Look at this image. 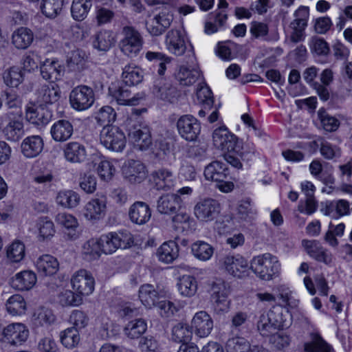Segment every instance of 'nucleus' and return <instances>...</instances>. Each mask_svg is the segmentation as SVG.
<instances>
[{"label":"nucleus","instance_id":"41","mask_svg":"<svg viewBox=\"0 0 352 352\" xmlns=\"http://www.w3.org/2000/svg\"><path fill=\"white\" fill-rule=\"evenodd\" d=\"M177 289L181 295L186 297H191L195 294L197 290V282L196 278L190 275L181 276L177 283Z\"/></svg>","mask_w":352,"mask_h":352},{"label":"nucleus","instance_id":"60","mask_svg":"<svg viewBox=\"0 0 352 352\" xmlns=\"http://www.w3.org/2000/svg\"><path fill=\"white\" fill-rule=\"evenodd\" d=\"M255 146L253 143L246 142L244 143L236 142V148L233 150L243 161H250L255 153Z\"/></svg>","mask_w":352,"mask_h":352},{"label":"nucleus","instance_id":"50","mask_svg":"<svg viewBox=\"0 0 352 352\" xmlns=\"http://www.w3.org/2000/svg\"><path fill=\"white\" fill-rule=\"evenodd\" d=\"M114 38L110 31H100L94 36L93 45L100 51H107L113 45Z\"/></svg>","mask_w":352,"mask_h":352},{"label":"nucleus","instance_id":"26","mask_svg":"<svg viewBox=\"0 0 352 352\" xmlns=\"http://www.w3.org/2000/svg\"><path fill=\"white\" fill-rule=\"evenodd\" d=\"M36 281L37 277L33 271L24 270L16 273L11 278L10 285L16 290L27 291L31 289Z\"/></svg>","mask_w":352,"mask_h":352},{"label":"nucleus","instance_id":"49","mask_svg":"<svg viewBox=\"0 0 352 352\" xmlns=\"http://www.w3.org/2000/svg\"><path fill=\"white\" fill-rule=\"evenodd\" d=\"M63 3L64 0H43L41 12L47 18L54 19L60 13Z\"/></svg>","mask_w":352,"mask_h":352},{"label":"nucleus","instance_id":"45","mask_svg":"<svg viewBox=\"0 0 352 352\" xmlns=\"http://www.w3.org/2000/svg\"><path fill=\"white\" fill-rule=\"evenodd\" d=\"M91 7V0H73L71 6L73 19L78 21L84 20Z\"/></svg>","mask_w":352,"mask_h":352},{"label":"nucleus","instance_id":"1","mask_svg":"<svg viewBox=\"0 0 352 352\" xmlns=\"http://www.w3.org/2000/svg\"><path fill=\"white\" fill-rule=\"evenodd\" d=\"M288 311L281 306H274L267 314H261L257 322V329L263 336H268L276 329L287 327L289 323Z\"/></svg>","mask_w":352,"mask_h":352},{"label":"nucleus","instance_id":"43","mask_svg":"<svg viewBox=\"0 0 352 352\" xmlns=\"http://www.w3.org/2000/svg\"><path fill=\"white\" fill-rule=\"evenodd\" d=\"M147 329V324L142 319L129 321L124 328V335L132 340L139 338Z\"/></svg>","mask_w":352,"mask_h":352},{"label":"nucleus","instance_id":"31","mask_svg":"<svg viewBox=\"0 0 352 352\" xmlns=\"http://www.w3.org/2000/svg\"><path fill=\"white\" fill-rule=\"evenodd\" d=\"M60 94L61 91L58 85L44 84L36 90V98L40 103L54 104L58 101Z\"/></svg>","mask_w":352,"mask_h":352},{"label":"nucleus","instance_id":"16","mask_svg":"<svg viewBox=\"0 0 352 352\" xmlns=\"http://www.w3.org/2000/svg\"><path fill=\"white\" fill-rule=\"evenodd\" d=\"M122 174L131 184H140L147 177V170L143 163L130 160L122 166Z\"/></svg>","mask_w":352,"mask_h":352},{"label":"nucleus","instance_id":"48","mask_svg":"<svg viewBox=\"0 0 352 352\" xmlns=\"http://www.w3.org/2000/svg\"><path fill=\"white\" fill-rule=\"evenodd\" d=\"M80 201L79 195L71 190L60 191L56 197L57 204L65 208L76 207L79 204Z\"/></svg>","mask_w":352,"mask_h":352},{"label":"nucleus","instance_id":"57","mask_svg":"<svg viewBox=\"0 0 352 352\" xmlns=\"http://www.w3.org/2000/svg\"><path fill=\"white\" fill-rule=\"evenodd\" d=\"M61 343L67 348L76 346L80 341V335L75 328H67L60 333Z\"/></svg>","mask_w":352,"mask_h":352},{"label":"nucleus","instance_id":"47","mask_svg":"<svg viewBox=\"0 0 352 352\" xmlns=\"http://www.w3.org/2000/svg\"><path fill=\"white\" fill-rule=\"evenodd\" d=\"M6 307L8 312L12 316L21 315L26 310V302L21 295L14 294L7 300Z\"/></svg>","mask_w":352,"mask_h":352},{"label":"nucleus","instance_id":"19","mask_svg":"<svg viewBox=\"0 0 352 352\" xmlns=\"http://www.w3.org/2000/svg\"><path fill=\"white\" fill-rule=\"evenodd\" d=\"M214 146L224 151H233L236 148L237 137L226 127L216 129L212 134Z\"/></svg>","mask_w":352,"mask_h":352},{"label":"nucleus","instance_id":"7","mask_svg":"<svg viewBox=\"0 0 352 352\" xmlns=\"http://www.w3.org/2000/svg\"><path fill=\"white\" fill-rule=\"evenodd\" d=\"M122 38L120 41L121 51L128 56H135L141 50L143 38L132 26H124L122 30Z\"/></svg>","mask_w":352,"mask_h":352},{"label":"nucleus","instance_id":"24","mask_svg":"<svg viewBox=\"0 0 352 352\" xmlns=\"http://www.w3.org/2000/svg\"><path fill=\"white\" fill-rule=\"evenodd\" d=\"M302 245L307 253L311 258L326 265L331 263L333 260L332 254L324 248L319 241L303 240Z\"/></svg>","mask_w":352,"mask_h":352},{"label":"nucleus","instance_id":"2","mask_svg":"<svg viewBox=\"0 0 352 352\" xmlns=\"http://www.w3.org/2000/svg\"><path fill=\"white\" fill-rule=\"evenodd\" d=\"M250 269L260 278L270 280L279 274L280 263L276 256L265 253L252 258Z\"/></svg>","mask_w":352,"mask_h":352},{"label":"nucleus","instance_id":"62","mask_svg":"<svg viewBox=\"0 0 352 352\" xmlns=\"http://www.w3.org/2000/svg\"><path fill=\"white\" fill-rule=\"evenodd\" d=\"M39 230L38 237L40 240L49 239L52 237L55 233L54 223L47 218H42L38 222Z\"/></svg>","mask_w":352,"mask_h":352},{"label":"nucleus","instance_id":"61","mask_svg":"<svg viewBox=\"0 0 352 352\" xmlns=\"http://www.w3.org/2000/svg\"><path fill=\"white\" fill-rule=\"evenodd\" d=\"M256 213V210L250 198H245L241 201L238 206V214L241 219L245 221L252 219Z\"/></svg>","mask_w":352,"mask_h":352},{"label":"nucleus","instance_id":"12","mask_svg":"<svg viewBox=\"0 0 352 352\" xmlns=\"http://www.w3.org/2000/svg\"><path fill=\"white\" fill-rule=\"evenodd\" d=\"M71 283L72 288L79 296H88L94 290V278L89 272L85 270L76 272L72 276Z\"/></svg>","mask_w":352,"mask_h":352},{"label":"nucleus","instance_id":"58","mask_svg":"<svg viewBox=\"0 0 352 352\" xmlns=\"http://www.w3.org/2000/svg\"><path fill=\"white\" fill-rule=\"evenodd\" d=\"M58 300L63 307L78 306L82 302L81 297L69 289L60 292Z\"/></svg>","mask_w":352,"mask_h":352},{"label":"nucleus","instance_id":"15","mask_svg":"<svg viewBox=\"0 0 352 352\" xmlns=\"http://www.w3.org/2000/svg\"><path fill=\"white\" fill-rule=\"evenodd\" d=\"M294 19L290 23V28L292 32L290 39L294 43H298L304 39L305 29L307 25V20L309 18V9L305 6H300L295 11Z\"/></svg>","mask_w":352,"mask_h":352},{"label":"nucleus","instance_id":"64","mask_svg":"<svg viewBox=\"0 0 352 352\" xmlns=\"http://www.w3.org/2000/svg\"><path fill=\"white\" fill-rule=\"evenodd\" d=\"M138 347L142 352H156L159 344L156 339L152 336H143L140 338Z\"/></svg>","mask_w":352,"mask_h":352},{"label":"nucleus","instance_id":"63","mask_svg":"<svg viewBox=\"0 0 352 352\" xmlns=\"http://www.w3.org/2000/svg\"><path fill=\"white\" fill-rule=\"evenodd\" d=\"M97 171L101 179L108 182L113 178L116 168L110 161L102 160L98 166Z\"/></svg>","mask_w":352,"mask_h":352},{"label":"nucleus","instance_id":"21","mask_svg":"<svg viewBox=\"0 0 352 352\" xmlns=\"http://www.w3.org/2000/svg\"><path fill=\"white\" fill-rule=\"evenodd\" d=\"M25 117L27 120L37 126L47 125L52 118V112L42 104L31 105L26 108Z\"/></svg>","mask_w":352,"mask_h":352},{"label":"nucleus","instance_id":"27","mask_svg":"<svg viewBox=\"0 0 352 352\" xmlns=\"http://www.w3.org/2000/svg\"><path fill=\"white\" fill-rule=\"evenodd\" d=\"M74 133V126L67 120L62 119L55 122L50 129L52 139L57 142H63L69 140Z\"/></svg>","mask_w":352,"mask_h":352},{"label":"nucleus","instance_id":"35","mask_svg":"<svg viewBox=\"0 0 352 352\" xmlns=\"http://www.w3.org/2000/svg\"><path fill=\"white\" fill-rule=\"evenodd\" d=\"M179 256V248L174 241L164 242L157 250L158 259L165 263H171Z\"/></svg>","mask_w":352,"mask_h":352},{"label":"nucleus","instance_id":"18","mask_svg":"<svg viewBox=\"0 0 352 352\" xmlns=\"http://www.w3.org/2000/svg\"><path fill=\"white\" fill-rule=\"evenodd\" d=\"M152 92L156 98L170 103L175 102L179 96L177 87L163 78L155 82Z\"/></svg>","mask_w":352,"mask_h":352},{"label":"nucleus","instance_id":"9","mask_svg":"<svg viewBox=\"0 0 352 352\" xmlns=\"http://www.w3.org/2000/svg\"><path fill=\"white\" fill-rule=\"evenodd\" d=\"M101 144L107 149L121 152L126 145L124 133L117 126H104L100 132Z\"/></svg>","mask_w":352,"mask_h":352},{"label":"nucleus","instance_id":"59","mask_svg":"<svg viewBox=\"0 0 352 352\" xmlns=\"http://www.w3.org/2000/svg\"><path fill=\"white\" fill-rule=\"evenodd\" d=\"M250 346L249 342L241 337L230 338L226 344L228 352H249Z\"/></svg>","mask_w":352,"mask_h":352},{"label":"nucleus","instance_id":"3","mask_svg":"<svg viewBox=\"0 0 352 352\" xmlns=\"http://www.w3.org/2000/svg\"><path fill=\"white\" fill-rule=\"evenodd\" d=\"M126 129L129 141L134 147L143 151L152 144L150 128L136 120L129 118L126 122Z\"/></svg>","mask_w":352,"mask_h":352},{"label":"nucleus","instance_id":"25","mask_svg":"<svg viewBox=\"0 0 352 352\" xmlns=\"http://www.w3.org/2000/svg\"><path fill=\"white\" fill-rule=\"evenodd\" d=\"M65 160L74 164H80L87 159V151L84 144L78 142H70L63 148Z\"/></svg>","mask_w":352,"mask_h":352},{"label":"nucleus","instance_id":"13","mask_svg":"<svg viewBox=\"0 0 352 352\" xmlns=\"http://www.w3.org/2000/svg\"><path fill=\"white\" fill-rule=\"evenodd\" d=\"M221 265L232 276L242 278L248 274V262L243 257L237 255H228L219 260Z\"/></svg>","mask_w":352,"mask_h":352},{"label":"nucleus","instance_id":"39","mask_svg":"<svg viewBox=\"0 0 352 352\" xmlns=\"http://www.w3.org/2000/svg\"><path fill=\"white\" fill-rule=\"evenodd\" d=\"M175 76L181 85L190 86L201 77V72L198 68L190 69L185 66H181Z\"/></svg>","mask_w":352,"mask_h":352},{"label":"nucleus","instance_id":"46","mask_svg":"<svg viewBox=\"0 0 352 352\" xmlns=\"http://www.w3.org/2000/svg\"><path fill=\"white\" fill-rule=\"evenodd\" d=\"M191 252L196 258L206 261L212 257L214 253V248L211 245L205 241H197L192 244Z\"/></svg>","mask_w":352,"mask_h":352},{"label":"nucleus","instance_id":"36","mask_svg":"<svg viewBox=\"0 0 352 352\" xmlns=\"http://www.w3.org/2000/svg\"><path fill=\"white\" fill-rule=\"evenodd\" d=\"M310 337L311 340L304 344L305 352H333L331 346L318 333H311Z\"/></svg>","mask_w":352,"mask_h":352},{"label":"nucleus","instance_id":"55","mask_svg":"<svg viewBox=\"0 0 352 352\" xmlns=\"http://www.w3.org/2000/svg\"><path fill=\"white\" fill-rule=\"evenodd\" d=\"M192 337V331L186 324L177 323L172 329V339L176 342L186 343Z\"/></svg>","mask_w":352,"mask_h":352},{"label":"nucleus","instance_id":"20","mask_svg":"<svg viewBox=\"0 0 352 352\" xmlns=\"http://www.w3.org/2000/svg\"><path fill=\"white\" fill-rule=\"evenodd\" d=\"M213 320L205 311L197 312L191 320V328L200 338L208 336L213 329Z\"/></svg>","mask_w":352,"mask_h":352},{"label":"nucleus","instance_id":"52","mask_svg":"<svg viewBox=\"0 0 352 352\" xmlns=\"http://www.w3.org/2000/svg\"><path fill=\"white\" fill-rule=\"evenodd\" d=\"M99 239H91L87 241L82 247V253L85 258L91 261L98 259L102 253Z\"/></svg>","mask_w":352,"mask_h":352},{"label":"nucleus","instance_id":"42","mask_svg":"<svg viewBox=\"0 0 352 352\" xmlns=\"http://www.w3.org/2000/svg\"><path fill=\"white\" fill-rule=\"evenodd\" d=\"M25 255V245L20 241H14L6 248V258L10 263H20Z\"/></svg>","mask_w":352,"mask_h":352},{"label":"nucleus","instance_id":"51","mask_svg":"<svg viewBox=\"0 0 352 352\" xmlns=\"http://www.w3.org/2000/svg\"><path fill=\"white\" fill-rule=\"evenodd\" d=\"M3 78L8 86L17 87L24 80V72L18 67H12L4 72Z\"/></svg>","mask_w":352,"mask_h":352},{"label":"nucleus","instance_id":"37","mask_svg":"<svg viewBox=\"0 0 352 352\" xmlns=\"http://www.w3.org/2000/svg\"><path fill=\"white\" fill-rule=\"evenodd\" d=\"M139 298L146 308L156 305L159 300V293L155 287L151 284H144L139 289Z\"/></svg>","mask_w":352,"mask_h":352},{"label":"nucleus","instance_id":"56","mask_svg":"<svg viewBox=\"0 0 352 352\" xmlns=\"http://www.w3.org/2000/svg\"><path fill=\"white\" fill-rule=\"evenodd\" d=\"M116 118L115 110L110 106H104L100 109L96 116V119L100 125L104 126H112L111 123L113 122Z\"/></svg>","mask_w":352,"mask_h":352},{"label":"nucleus","instance_id":"8","mask_svg":"<svg viewBox=\"0 0 352 352\" xmlns=\"http://www.w3.org/2000/svg\"><path fill=\"white\" fill-rule=\"evenodd\" d=\"M110 96L119 105L135 106L144 98L142 93L133 94L131 87L123 83L111 84L109 87Z\"/></svg>","mask_w":352,"mask_h":352},{"label":"nucleus","instance_id":"30","mask_svg":"<svg viewBox=\"0 0 352 352\" xmlns=\"http://www.w3.org/2000/svg\"><path fill=\"white\" fill-rule=\"evenodd\" d=\"M43 140L39 135H31L25 138L21 145L23 155L28 158L38 156L43 151Z\"/></svg>","mask_w":352,"mask_h":352},{"label":"nucleus","instance_id":"54","mask_svg":"<svg viewBox=\"0 0 352 352\" xmlns=\"http://www.w3.org/2000/svg\"><path fill=\"white\" fill-rule=\"evenodd\" d=\"M145 56L149 61H153L157 64V74L161 76L164 74L167 68L166 65L170 64L172 60V58L162 52H147Z\"/></svg>","mask_w":352,"mask_h":352},{"label":"nucleus","instance_id":"28","mask_svg":"<svg viewBox=\"0 0 352 352\" xmlns=\"http://www.w3.org/2000/svg\"><path fill=\"white\" fill-rule=\"evenodd\" d=\"M182 199L177 194H166L160 197L157 201V211L164 214L177 213L181 208Z\"/></svg>","mask_w":352,"mask_h":352},{"label":"nucleus","instance_id":"11","mask_svg":"<svg viewBox=\"0 0 352 352\" xmlns=\"http://www.w3.org/2000/svg\"><path fill=\"white\" fill-rule=\"evenodd\" d=\"M177 128L180 136L188 142L195 141L201 132V124L191 115H184L177 122Z\"/></svg>","mask_w":352,"mask_h":352},{"label":"nucleus","instance_id":"33","mask_svg":"<svg viewBox=\"0 0 352 352\" xmlns=\"http://www.w3.org/2000/svg\"><path fill=\"white\" fill-rule=\"evenodd\" d=\"M55 221L58 225L66 229L69 239L75 240L78 238V234L76 230L78 226V222L74 216L66 212H60L55 217Z\"/></svg>","mask_w":352,"mask_h":352},{"label":"nucleus","instance_id":"44","mask_svg":"<svg viewBox=\"0 0 352 352\" xmlns=\"http://www.w3.org/2000/svg\"><path fill=\"white\" fill-rule=\"evenodd\" d=\"M3 135L9 141H18L23 135V124L19 119L10 120L3 130Z\"/></svg>","mask_w":352,"mask_h":352},{"label":"nucleus","instance_id":"40","mask_svg":"<svg viewBox=\"0 0 352 352\" xmlns=\"http://www.w3.org/2000/svg\"><path fill=\"white\" fill-rule=\"evenodd\" d=\"M33 38V33L30 29L20 28L12 34V42L18 49H26L32 43Z\"/></svg>","mask_w":352,"mask_h":352},{"label":"nucleus","instance_id":"29","mask_svg":"<svg viewBox=\"0 0 352 352\" xmlns=\"http://www.w3.org/2000/svg\"><path fill=\"white\" fill-rule=\"evenodd\" d=\"M130 220L138 225L147 223L151 217V211L148 204L142 201L135 202L129 208Z\"/></svg>","mask_w":352,"mask_h":352},{"label":"nucleus","instance_id":"22","mask_svg":"<svg viewBox=\"0 0 352 352\" xmlns=\"http://www.w3.org/2000/svg\"><path fill=\"white\" fill-rule=\"evenodd\" d=\"M107 198L104 196L91 199L84 208V216L89 221H98L106 214Z\"/></svg>","mask_w":352,"mask_h":352},{"label":"nucleus","instance_id":"53","mask_svg":"<svg viewBox=\"0 0 352 352\" xmlns=\"http://www.w3.org/2000/svg\"><path fill=\"white\" fill-rule=\"evenodd\" d=\"M85 53L77 49L70 52L67 57V65L72 71H80L85 66Z\"/></svg>","mask_w":352,"mask_h":352},{"label":"nucleus","instance_id":"14","mask_svg":"<svg viewBox=\"0 0 352 352\" xmlns=\"http://www.w3.org/2000/svg\"><path fill=\"white\" fill-rule=\"evenodd\" d=\"M220 212V205L213 199H204L198 201L194 207L195 217L203 221L214 219Z\"/></svg>","mask_w":352,"mask_h":352},{"label":"nucleus","instance_id":"5","mask_svg":"<svg viewBox=\"0 0 352 352\" xmlns=\"http://www.w3.org/2000/svg\"><path fill=\"white\" fill-rule=\"evenodd\" d=\"M204 176L207 180L217 182V187L223 192L232 190L234 184L228 182L230 177L229 170L224 163L219 161H213L210 163L204 170Z\"/></svg>","mask_w":352,"mask_h":352},{"label":"nucleus","instance_id":"4","mask_svg":"<svg viewBox=\"0 0 352 352\" xmlns=\"http://www.w3.org/2000/svg\"><path fill=\"white\" fill-rule=\"evenodd\" d=\"M98 239L102 252L105 254H112L119 248H128L133 243L132 234L126 230L109 232L102 234Z\"/></svg>","mask_w":352,"mask_h":352},{"label":"nucleus","instance_id":"23","mask_svg":"<svg viewBox=\"0 0 352 352\" xmlns=\"http://www.w3.org/2000/svg\"><path fill=\"white\" fill-rule=\"evenodd\" d=\"M42 78L54 82L59 80L64 73V67L56 58H47L40 65Z\"/></svg>","mask_w":352,"mask_h":352},{"label":"nucleus","instance_id":"34","mask_svg":"<svg viewBox=\"0 0 352 352\" xmlns=\"http://www.w3.org/2000/svg\"><path fill=\"white\" fill-rule=\"evenodd\" d=\"M36 267L38 272L43 275L52 276L58 272L59 263L53 256L44 254L37 259L36 262Z\"/></svg>","mask_w":352,"mask_h":352},{"label":"nucleus","instance_id":"10","mask_svg":"<svg viewBox=\"0 0 352 352\" xmlns=\"http://www.w3.org/2000/svg\"><path fill=\"white\" fill-rule=\"evenodd\" d=\"M2 336L5 342L10 346H19L26 342L29 330L23 323H12L3 328Z\"/></svg>","mask_w":352,"mask_h":352},{"label":"nucleus","instance_id":"6","mask_svg":"<svg viewBox=\"0 0 352 352\" xmlns=\"http://www.w3.org/2000/svg\"><path fill=\"white\" fill-rule=\"evenodd\" d=\"M69 100L74 109L85 111L94 104L95 94L93 89L87 85H78L71 91Z\"/></svg>","mask_w":352,"mask_h":352},{"label":"nucleus","instance_id":"32","mask_svg":"<svg viewBox=\"0 0 352 352\" xmlns=\"http://www.w3.org/2000/svg\"><path fill=\"white\" fill-rule=\"evenodd\" d=\"M153 182L157 190H168L174 185V176L170 170L159 168L151 174Z\"/></svg>","mask_w":352,"mask_h":352},{"label":"nucleus","instance_id":"38","mask_svg":"<svg viewBox=\"0 0 352 352\" xmlns=\"http://www.w3.org/2000/svg\"><path fill=\"white\" fill-rule=\"evenodd\" d=\"M122 78V83L132 87L142 80L143 72L139 67L130 64L124 67Z\"/></svg>","mask_w":352,"mask_h":352},{"label":"nucleus","instance_id":"17","mask_svg":"<svg viewBox=\"0 0 352 352\" xmlns=\"http://www.w3.org/2000/svg\"><path fill=\"white\" fill-rule=\"evenodd\" d=\"M186 38L184 30L173 29L169 30L165 38V45L169 52L182 56L186 50Z\"/></svg>","mask_w":352,"mask_h":352}]
</instances>
